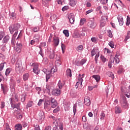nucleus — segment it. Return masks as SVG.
Segmentation results:
<instances>
[{
	"label": "nucleus",
	"mask_w": 130,
	"mask_h": 130,
	"mask_svg": "<svg viewBox=\"0 0 130 130\" xmlns=\"http://www.w3.org/2000/svg\"><path fill=\"white\" fill-rule=\"evenodd\" d=\"M40 48V51L39 52V54H40L42 57L44 56V53H43V49L41 47H39Z\"/></svg>",
	"instance_id": "c9c22d12"
},
{
	"label": "nucleus",
	"mask_w": 130,
	"mask_h": 130,
	"mask_svg": "<svg viewBox=\"0 0 130 130\" xmlns=\"http://www.w3.org/2000/svg\"><path fill=\"white\" fill-rule=\"evenodd\" d=\"M66 75L68 77H72V70L70 69L67 70Z\"/></svg>",
	"instance_id": "c756f323"
},
{
	"label": "nucleus",
	"mask_w": 130,
	"mask_h": 130,
	"mask_svg": "<svg viewBox=\"0 0 130 130\" xmlns=\"http://www.w3.org/2000/svg\"><path fill=\"white\" fill-rule=\"evenodd\" d=\"M4 130H11V128H10V125H9V124L6 123L5 124V126H4Z\"/></svg>",
	"instance_id": "de8ad7c7"
},
{
	"label": "nucleus",
	"mask_w": 130,
	"mask_h": 130,
	"mask_svg": "<svg viewBox=\"0 0 130 130\" xmlns=\"http://www.w3.org/2000/svg\"><path fill=\"white\" fill-rule=\"evenodd\" d=\"M1 89L3 90L4 95H6L8 91H9V88H8V86L5 84H1Z\"/></svg>",
	"instance_id": "9b49d317"
},
{
	"label": "nucleus",
	"mask_w": 130,
	"mask_h": 130,
	"mask_svg": "<svg viewBox=\"0 0 130 130\" xmlns=\"http://www.w3.org/2000/svg\"><path fill=\"white\" fill-rule=\"evenodd\" d=\"M63 33L66 37H69L70 36V34L69 33V30H64L63 31Z\"/></svg>",
	"instance_id": "79ce46f5"
},
{
	"label": "nucleus",
	"mask_w": 130,
	"mask_h": 130,
	"mask_svg": "<svg viewBox=\"0 0 130 130\" xmlns=\"http://www.w3.org/2000/svg\"><path fill=\"white\" fill-rule=\"evenodd\" d=\"M53 40L55 46H58V44H59V38L56 37L53 39Z\"/></svg>",
	"instance_id": "aec40b11"
},
{
	"label": "nucleus",
	"mask_w": 130,
	"mask_h": 130,
	"mask_svg": "<svg viewBox=\"0 0 130 130\" xmlns=\"http://www.w3.org/2000/svg\"><path fill=\"white\" fill-rule=\"evenodd\" d=\"M130 38V31L128 30L127 31V35L125 38L124 41H127L128 39Z\"/></svg>",
	"instance_id": "e433bc0d"
},
{
	"label": "nucleus",
	"mask_w": 130,
	"mask_h": 130,
	"mask_svg": "<svg viewBox=\"0 0 130 130\" xmlns=\"http://www.w3.org/2000/svg\"><path fill=\"white\" fill-rule=\"evenodd\" d=\"M5 36V32L0 30V40H2L4 37Z\"/></svg>",
	"instance_id": "49530a36"
},
{
	"label": "nucleus",
	"mask_w": 130,
	"mask_h": 130,
	"mask_svg": "<svg viewBox=\"0 0 130 130\" xmlns=\"http://www.w3.org/2000/svg\"><path fill=\"white\" fill-rule=\"evenodd\" d=\"M44 109L46 111H50L51 110V107L50 106V102L49 101H47L44 104Z\"/></svg>",
	"instance_id": "6e6552de"
},
{
	"label": "nucleus",
	"mask_w": 130,
	"mask_h": 130,
	"mask_svg": "<svg viewBox=\"0 0 130 130\" xmlns=\"http://www.w3.org/2000/svg\"><path fill=\"white\" fill-rule=\"evenodd\" d=\"M52 118L53 120L54 121L53 122V124H54L55 126V123H54V122H55L56 121H57V120H59V121L60 122H61V120H60V119H56V118H55V117H54V116H52Z\"/></svg>",
	"instance_id": "473e14b6"
},
{
	"label": "nucleus",
	"mask_w": 130,
	"mask_h": 130,
	"mask_svg": "<svg viewBox=\"0 0 130 130\" xmlns=\"http://www.w3.org/2000/svg\"><path fill=\"white\" fill-rule=\"evenodd\" d=\"M22 61L21 60H18L16 63L15 70L17 73H21L22 72Z\"/></svg>",
	"instance_id": "423d86ee"
},
{
	"label": "nucleus",
	"mask_w": 130,
	"mask_h": 130,
	"mask_svg": "<svg viewBox=\"0 0 130 130\" xmlns=\"http://www.w3.org/2000/svg\"><path fill=\"white\" fill-rule=\"evenodd\" d=\"M6 106V103L5 102H2L1 104V109H4V108Z\"/></svg>",
	"instance_id": "13d9d810"
},
{
	"label": "nucleus",
	"mask_w": 130,
	"mask_h": 130,
	"mask_svg": "<svg viewBox=\"0 0 130 130\" xmlns=\"http://www.w3.org/2000/svg\"><path fill=\"white\" fill-rule=\"evenodd\" d=\"M129 24H130V17L129 16H127L126 25L129 26Z\"/></svg>",
	"instance_id": "c03bdc74"
},
{
	"label": "nucleus",
	"mask_w": 130,
	"mask_h": 130,
	"mask_svg": "<svg viewBox=\"0 0 130 130\" xmlns=\"http://www.w3.org/2000/svg\"><path fill=\"white\" fill-rule=\"evenodd\" d=\"M16 118L17 119H19V120H21L23 118V115L20 114H17L16 115Z\"/></svg>",
	"instance_id": "09e8293b"
},
{
	"label": "nucleus",
	"mask_w": 130,
	"mask_h": 130,
	"mask_svg": "<svg viewBox=\"0 0 130 130\" xmlns=\"http://www.w3.org/2000/svg\"><path fill=\"white\" fill-rule=\"evenodd\" d=\"M86 22V19L85 18L81 19L80 20V25L82 26L84 25V23Z\"/></svg>",
	"instance_id": "e2e57ef3"
},
{
	"label": "nucleus",
	"mask_w": 130,
	"mask_h": 130,
	"mask_svg": "<svg viewBox=\"0 0 130 130\" xmlns=\"http://www.w3.org/2000/svg\"><path fill=\"white\" fill-rule=\"evenodd\" d=\"M22 44L19 43L16 44V46L15 47L14 49L17 53H20L21 52V50L22 49Z\"/></svg>",
	"instance_id": "9d476101"
},
{
	"label": "nucleus",
	"mask_w": 130,
	"mask_h": 130,
	"mask_svg": "<svg viewBox=\"0 0 130 130\" xmlns=\"http://www.w3.org/2000/svg\"><path fill=\"white\" fill-rule=\"evenodd\" d=\"M5 67V64L4 63H1L0 64V72L4 70V68Z\"/></svg>",
	"instance_id": "69168bd1"
},
{
	"label": "nucleus",
	"mask_w": 130,
	"mask_h": 130,
	"mask_svg": "<svg viewBox=\"0 0 130 130\" xmlns=\"http://www.w3.org/2000/svg\"><path fill=\"white\" fill-rule=\"evenodd\" d=\"M54 50L52 49L50 50L49 55V58L50 59H53V58H54V56H55V54H54Z\"/></svg>",
	"instance_id": "6ab92c4d"
},
{
	"label": "nucleus",
	"mask_w": 130,
	"mask_h": 130,
	"mask_svg": "<svg viewBox=\"0 0 130 130\" xmlns=\"http://www.w3.org/2000/svg\"><path fill=\"white\" fill-rule=\"evenodd\" d=\"M115 112L116 114L121 113V108H120V107H116L115 108Z\"/></svg>",
	"instance_id": "412c9836"
},
{
	"label": "nucleus",
	"mask_w": 130,
	"mask_h": 130,
	"mask_svg": "<svg viewBox=\"0 0 130 130\" xmlns=\"http://www.w3.org/2000/svg\"><path fill=\"white\" fill-rule=\"evenodd\" d=\"M9 101L10 105H11V109H12V110H14L15 108L17 109V110H21V108H20V106H21V103L16 104V103H15V100L12 98L9 99Z\"/></svg>",
	"instance_id": "f03ea898"
},
{
	"label": "nucleus",
	"mask_w": 130,
	"mask_h": 130,
	"mask_svg": "<svg viewBox=\"0 0 130 130\" xmlns=\"http://www.w3.org/2000/svg\"><path fill=\"white\" fill-rule=\"evenodd\" d=\"M87 60L85 59H82L81 61H78L77 63V66H83V64H85Z\"/></svg>",
	"instance_id": "f3484780"
},
{
	"label": "nucleus",
	"mask_w": 130,
	"mask_h": 130,
	"mask_svg": "<svg viewBox=\"0 0 130 130\" xmlns=\"http://www.w3.org/2000/svg\"><path fill=\"white\" fill-rule=\"evenodd\" d=\"M108 44L109 46L111 47V48H114V43H113V41H111Z\"/></svg>",
	"instance_id": "5fc2aeb1"
},
{
	"label": "nucleus",
	"mask_w": 130,
	"mask_h": 130,
	"mask_svg": "<svg viewBox=\"0 0 130 130\" xmlns=\"http://www.w3.org/2000/svg\"><path fill=\"white\" fill-rule=\"evenodd\" d=\"M50 20L51 21H55L56 20L57 17H56V15L55 14H53L51 15V16L50 17Z\"/></svg>",
	"instance_id": "ea45409f"
},
{
	"label": "nucleus",
	"mask_w": 130,
	"mask_h": 130,
	"mask_svg": "<svg viewBox=\"0 0 130 130\" xmlns=\"http://www.w3.org/2000/svg\"><path fill=\"white\" fill-rule=\"evenodd\" d=\"M31 67H33V72L36 75H39L40 74V70L39 69V64L37 62L30 63Z\"/></svg>",
	"instance_id": "20e7f679"
},
{
	"label": "nucleus",
	"mask_w": 130,
	"mask_h": 130,
	"mask_svg": "<svg viewBox=\"0 0 130 130\" xmlns=\"http://www.w3.org/2000/svg\"><path fill=\"white\" fill-rule=\"evenodd\" d=\"M100 55V53L99 51L98 53L96 54L95 58H94V61L95 63H98V57H99V56Z\"/></svg>",
	"instance_id": "2f4dec72"
},
{
	"label": "nucleus",
	"mask_w": 130,
	"mask_h": 130,
	"mask_svg": "<svg viewBox=\"0 0 130 130\" xmlns=\"http://www.w3.org/2000/svg\"><path fill=\"white\" fill-rule=\"evenodd\" d=\"M68 10H69V6H65L62 8V12H64Z\"/></svg>",
	"instance_id": "680f3d73"
},
{
	"label": "nucleus",
	"mask_w": 130,
	"mask_h": 130,
	"mask_svg": "<svg viewBox=\"0 0 130 130\" xmlns=\"http://www.w3.org/2000/svg\"><path fill=\"white\" fill-rule=\"evenodd\" d=\"M62 53H64V50H66V45L63 44H61V45Z\"/></svg>",
	"instance_id": "864d4df0"
},
{
	"label": "nucleus",
	"mask_w": 130,
	"mask_h": 130,
	"mask_svg": "<svg viewBox=\"0 0 130 130\" xmlns=\"http://www.w3.org/2000/svg\"><path fill=\"white\" fill-rule=\"evenodd\" d=\"M117 19L120 26H122L123 25V18H122V16H118Z\"/></svg>",
	"instance_id": "a211bd4d"
},
{
	"label": "nucleus",
	"mask_w": 130,
	"mask_h": 130,
	"mask_svg": "<svg viewBox=\"0 0 130 130\" xmlns=\"http://www.w3.org/2000/svg\"><path fill=\"white\" fill-rule=\"evenodd\" d=\"M84 103L86 106H90L91 105V101H90V98H85Z\"/></svg>",
	"instance_id": "4468645a"
},
{
	"label": "nucleus",
	"mask_w": 130,
	"mask_h": 130,
	"mask_svg": "<svg viewBox=\"0 0 130 130\" xmlns=\"http://www.w3.org/2000/svg\"><path fill=\"white\" fill-rule=\"evenodd\" d=\"M40 39V37L39 36V35H36L34 37V40L36 42H39Z\"/></svg>",
	"instance_id": "a878e982"
},
{
	"label": "nucleus",
	"mask_w": 130,
	"mask_h": 130,
	"mask_svg": "<svg viewBox=\"0 0 130 130\" xmlns=\"http://www.w3.org/2000/svg\"><path fill=\"white\" fill-rule=\"evenodd\" d=\"M105 113H104V112H102L100 115L101 116V120H104V117H105Z\"/></svg>",
	"instance_id": "a18cd8bd"
},
{
	"label": "nucleus",
	"mask_w": 130,
	"mask_h": 130,
	"mask_svg": "<svg viewBox=\"0 0 130 130\" xmlns=\"http://www.w3.org/2000/svg\"><path fill=\"white\" fill-rule=\"evenodd\" d=\"M76 112H77V105H74L73 106L74 115H76Z\"/></svg>",
	"instance_id": "8fccbe9b"
},
{
	"label": "nucleus",
	"mask_w": 130,
	"mask_h": 130,
	"mask_svg": "<svg viewBox=\"0 0 130 130\" xmlns=\"http://www.w3.org/2000/svg\"><path fill=\"white\" fill-rule=\"evenodd\" d=\"M63 107L64 108L65 111H69L70 109V106L71 105V103L65 102L63 103Z\"/></svg>",
	"instance_id": "f8f14e48"
},
{
	"label": "nucleus",
	"mask_w": 130,
	"mask_h": 130,
	"mask_svg": "<svg viewBox=\"0 0 130 130\" xmlns=\"http://www.w3.org/2000/svg\"><path fill=\"white\" fill-rule=\"evenodd\" d=\"M50 79V74H46V81L48 82V80Z\"/></svg>",
	"instance_id": "338daca9"
},
{
	"label": "nucleus",
	"mask_w": 130,
	"mask_h": 130,
	"mask_svg": "<svg viewBox=\"0 0 130 130\" xmlns=\"http://www.w3.org/2000/svg\"><path fill=\"white\" fill-rule=\"evenodd\" d=\"M83 48H84L83 45H80L76 48V50L78 51V52H82V51H83Z\"/></svg>",
	"instance_id": "393cba45"
},
{
	"label": "nucleus",
	"mask_w": 130,
	"mask_h": 130,
	"mask_svg": "<svg viewBox=\"0 0 130 130\" xmlns=\"http://www.w3.org/2000/svg\"><path fill=\"white\" fill-rule=\"evenodd\" d=\"M107 76H108V77H110V78H112V79H114V75L113 74V73H112V72H108L107 73Z\"/></svg>",
	"instance_id": "f704fd0d"
},
{
	"label": "nucleus",
	"mask_w": 130,
	"mask_h": 130,
	"mask_svg": "<svg viewBox=\"0 0 130 130\" xmlns=\"http://www.w3.org/2000/svg\"><path fill=\"white\" fill-rule=\"evenodd\" d=\"M108 36L110 37V38H112L113 37V35H112V31L111 30H108Z\"/></svg>",
	"instance_id": "4d7b16f0"
},
{
	"label": "nucleus",
	"mask_w": 130,
	"mask_h": 130,
	"mask_svg": "<svg viewBox=\"0 0 130 130\" xmlns=\"http://www.w3.org/2000/svg\"><path fill=\"white\" fill-rule=\"evenodd\" d=\"M78 3V0H69V6L71 7H75Z\"/></svg>",
	"instance_id": "ddd939ff"
},
{
	"label": "nucleus",
	"mask_w": 130,
	"mask_h": 130,
	"mask_svg": "<svg viewBox=\"0 0 130 130\" xmlns=\"http://www.w3.org/2000/svg\"><path fill=\"white\" fill-rule=\"evenodd\" d=\"M71 24H74L75 23V18H68Z\"/></svg>",
	"instance_id": "774afa93"
},
{
	"label": "nucleus",
	"mask_w": 130,
	"mask_h": 130,
	"mask_svg": "<svg viewBox=\"0 0 130 130\" xmlns=\"http://www.w3.org/2000/svg\"><path fill=\"white\" fill-rule=\"evenodd\" d=\"M68 19H75V14L70 13L68 15Z\"/></svg>",
	"instance_id": "37998d69"
},
{
	"label": "nucleus",
	"mask_w": 130,
	"mask_h": 130,
	"mask_svg": "<svg viewBox=\"0 0 130 130\" xmlns=\"http://www.w3.org/2000/svg\"><path fill=\"white\" fill-rule=\"evenodd\" d=\"M124 72V69H123V67L122 66H120L119 68V70L118 71V74H122V73H123Z\"/></svg>",
	"instance_id": "7c9ffc66"
},
{
	"label": "nucleus",
	"mask_w": 130,
	"mask_h": 130,
	"mask_svg": "<svg viewBox=\"0 0 130 130\" xmlns=\"http://www.w3.org/2000/svg\"><path fill=\"white\" fill-rule=\"evenodd\" d=\"M92 78H93L96 82H99L100 81V76L99 75H94L92 76Z\"/></svg>",
	"instance_id": "c85d7f7f"
},
{
	"label": "nucleus",
	"mask_w": 130,
	"mask_h": 130,
	"mask_svg": "<svg viewBox=\"0 0 130 130\" xmlns=\"http://www.w3.org/2000/svg\"><path fill=\"white\" fill-rule=\"evenodd\" d=\"M12 71V68H8L5 72L6 76H9L10 75V73Z\"/></svg>",
	"instance_id": "58836bf2"
},
{
	"label": "nucleus",
	"mask_w": 130,
	"mask_h": 130,
	"mask_svg": "<svg viewBox=\"0 0 130 130\" xmlns=\"http://www.w3.org/2000/svg\"><path fill=\"white\" fill-rule=\"evenodd\" d=\"M20 27H21L20 24L16 23L9 27V29L10 30L11 34H14L13 37H14V38H16V37H17L19 29H20ZM14 32H15L14 34Z\"/></svg>",
	"instance_id": "f257e3e1"
},
{
	"label": "nucleus",
	"mask_w": 130,
	"mask_h": 130,
	"mask_svg": "<svg viewBox=\"0 0 130 130\" xmlns=\"http://www.w3.org/2000/svg\"><path fill=\"white\" fill-rule=\"evenodd\" d=\"M28 79H29V73H26L23 75V80L25 82L28 81Z\"/></svg>",
	"instance_id": "5701e85b"
},
{
	"label": "nucleus",
	"mask_w": 130,
	"mask_h": 130,
	"mask_svg": "<svg viewBox=\"0 0 130 130\" xmlns=\"http://www.w3.org/2000/svg\"><path fill=\"white\" fill-rule=\"evenodd\" d=\"M55 126L53 127V130H63V123L61 122L59 120H57L54 122Z\"/></svg>",
	"instance_id": "7ed1b4c3"
},
{
	"label": "nucleus",
	"mask_w": 130,
	"mask_h": 130,
	"mask_svg": "<svg viewBox=\"0 0 130 130\" xmlns=\"http://www.w3.org/2000/svg\"><path fill=\"white\" fill-rule=\"evenodd\" d=\"M57 106V102L55 103H51L52 108H55Z\"/></svg>",
	"instance_id": "603ef678"
},
{
	"label": "nucleus",
	"mask_w": 130,
	"mask_h": 130,
	"mask_svg": "<svg viewBox=\"0 0 130 130\" xmlns=\"http://www.w3.org/2000/svg\"><path fill=\"white\" fill-rule=\"evenodd\" d=\"M56 64H57L58 66H60L61 64V60H60V59H57V57H56Z\"/></svg>",
	"instance_id": "6e6d98bb"
},
{
	"label": "nucleus",
	"mask_w": 130,
	"mask_h": 130,
	"mask_svg": "<svg viewBox=\"0 0 130 130\" xmlns=\"http://www.w3.org/2000/svg\"><path fill=\"white\" fill-rule=\"evenodd\" d=\"M120 103L123 108H126L127 107V103L126 102L120 101Z\"/></svg>",
	"instance_id": "cd10ccee"
},
{
	"label": "nucleus",
	"mask_w": 130,
	"mask_h": 130,
	"mask_svg": "<svg viewBox=\"0 0 130 130\" xmlns=\"http://www.w3.org/2000/svg\"><path fill=\"white\" fill-rule=\"evenodd\" d=\"M95 54H96V52H95V49H93L91 51V55L92 57H93L94 56V55H95Z\"/></svg>",
	"instance_id": "bf43d9fd"
},
{
	"label": "nucleus",
	"mask_w": 130,
	"mask_h": 130,
	"mask_svg": "<svg viewBox=\"0 0 130 130\" xmlns=\"http://www.w3.org/2000/svg\"><path fill=\"white\" fill-rule=\"evenodd\" d=\"M43 62H44L45 64H47V63H48V59L46 58H43Z\"/></svg>",
	"instance_id": "052dcab7"
},
{
	"label": "nucleus",
	"mask_w": 130,
	"mask_h": 130,
	"mask_svg": "<svg viewBox=\"0 0 130 130\" xmlns=\"http://www.w3.org/2000/svg\"><path fill=\"white\" fill-rule=\"evenodd\" d=\"M85 77V74H79L78 76V81L77 82L76 87L77 88H82L83 83V78Z\"/></svg>",
	"instance_id": "39448f33"
},
{
	"label": "nucleus",
	"mask_w": 130,
	"mask_h": 130,
	"mask_svg": "<svg viewBox=\"0 0 130 130\" xmlns=\"http://www.w3.org/2000/svg\"><path fill=\"white\" fill-rule=\"evenodd\" d=\"M57 87H58L59 90H61L62 89V87H63V84L61 83L60 80L59 81L57 84Z\"/></svg>",
	"instance_id": "bb28decb"
},
{
	"label": "nucleus",
	"mask_w": 130,
	"mask_h": 130,
	"mask_svg": "<svg viewBox=\"0 0 130 130\" xmlns=\"http://www.w3.org/2000/svg\"><path fill=\"white\" fill-rule=\"evenodd\" d=\"M87 26L90 29H94V28H96L97 24L95 23V21L94 20H90L87 23Z\"/></svg>",
	"instance_id": "0eeeda50"
},
{
	"label": "nucleus",
	"mask_w": 130,
	"mask_h": 130,
	"mask_svg": "<svg viewBox=\"0 0 130 130\" xmlns=\"http://www.w3.org/2000/svg\"><path fill=\"white\" fill-rule=\"evenodd\" d=\"M10 17L11 19H13V20H15V19H16V13H15V12L10 13Z\"/></svg>",
	"instance_id": "4c0bfd02"
},
{
	"label": "nucleus",
	"mask_w": 130,
	"mask_h": 130,
	"mask_svg": "<svg viewBox=\"0 0 130 130\" xmlns=\"http://www.w3.org/2000/svg\"><path fill=\"white\" fill-rule=\"evenodd\" d=\"M32 30L34 31V32H38V31H39V27L36 26L34 27Z\"/></svg>",
	"instance_id": "0e129e2a"
},
{
	"label": "nucleus",
	"mask_w": 130,
	"mask_h": 130,
	"mask_svg": "<svg viewBox=\"0 0 130 130\" xmlns=\"http://www.w3.org/2000/svg\"><path fill=\"white\" fill-rule=\"evenodd\" d=\"M13 100H14V103L19 102V98H18V95L16 94L14 98H12Z\"/></svg>",
	"instance_id": "a19ab883"
},
{
	"label": "nucleus",
	"mask_w": 130,
	"mask_h": 130,
	"mask_svg": "<svg viewBox=\"0 0 130 130\" xmlns=\"http://www.w3.org/2000/svg\"><path fill=\"white\" fill-rule=\"evenodd\" d=\"M10 36L9 35H6V36L4 37V38H3L2 40L3 43H8L9 41H10Z\"/></svg>",
	"instance_id": "2eb2a0df"
},
{
	"label": "nucleus",
	"mask_w": 130,
	"mask_h": 130,
	"mask_svg": "<svg viewBox=\"0 0 130 130\" xmlns=\"http://www.w3.org/2000/svg\"><path fill=\"white\" fill-rule=\"evenodd\" d=\"M52 95H53V96H59V95H60V90L58 89V88H54L52 91Z\"/></svg>",
	"instance_id": "1a4fd4ad"
},
{
	"label": "nucleus",
	"mask_w": 130,
	"mask_h": 130,
	"mask_svg": "<svg viewBox=\"0 0 130 130\" xmlns=\"http://www.w3.org/2000/svg\"><path fill=\"white\" fill-rule=\"evenodd\" d=\"M115 62V63H119V58H118V56L116 55L113 58V62Z\"/></svg>",
	"instance_id": "b1692460"
},
{
	"label": "nucleus",
	"mask_w": 130,
	"mask_h": 130,
	"mask_svg": "<svg viewBox=\"0 0 130 130\" xmlns=\"http://www.w3.org/2000/svg\"><path fill=\"white\" fill-rule=\"evenodd\" d=\"M15 130H22L23 129V126H22L21 124L18 123L15 124Z\"/></svg>",
	"instance_id": "dca6fc26"
},
{
	"label": "nucleus",
	"mask_w": 130,
	"mask_h": 130,
	"mask_svg": "<svg viewBox=\"0 0 130 130\" xmlns=\"http://www.w3.org/2000/svg\"><path fill=\"white\" fill-rule=\"evenodd\" d=\"M60 110V108H59V107H57L56 109L53 110V113H56L58 112V111H59Z\"/></svg>",
	"instance_id": "3c124183"
},
{
	"label": "nucleus",
	"mask_w": 130,
	"mask_h": 130,
	"mask_svg": "<svg viewBox=\"0 0 130 130\" xmlns=\"http://www.w3.org/2000/svg\"><path fill=\"white\" fill-rule=\"evenodd\" d=\"M105 24H106V21H105V19L103 18V17H102V19L101 20V23H100V27L101 28L104 27V26H105Z\"/></svg>",
	"instance_id": "4be33fe9"
},
{
	"label": "nucleus",
	"mask_w": 130,
	"mask_h": 130,
	"mask_svg": "<svg viewBox=\"0 0 130 130\" xmlns=\"http://www.w3.org/2000/svg\"><path fill=\"white\" fill-rule=\"evenodd\" d=\"M121 91L122 93H127V88L125 86H122L121 87Z\"/></svg>",
	"instance_id": "72a5a7b5"
}]
</instances>
